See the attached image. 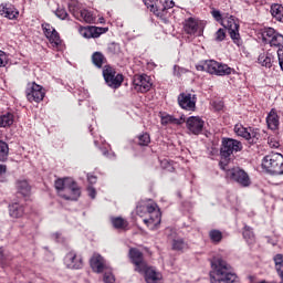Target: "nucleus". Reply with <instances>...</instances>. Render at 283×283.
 I'll return each mask as SVG.
<instances>
[{"label": "nucleus", "mask_w": 283, "mask_h": 283, "mask_svg": "<svg viewBox=\"0 0 283 283\" xmlns=\"http://www.w3.org/2000/svg\"><path fill=\"white\" fill-rule=\"evenodd\" d=\"M242 149H244L242 142L230 137H223L221 139L220 147V156L223 160L219 161L220 169H222V171H227L231 156H233V154H238V151H242Z\"/></svg>", "instance_id": "nucleus-4"}, {"label": "nucleus", "mask_w": 283, "mask_h": 283, "mask_svg": "<svg viewBox=\"0 0 283 283\" xmlns=\"http://www.w3.org/2000/svg\"><path fill=\"white\" fill-rule=\"evenodd\" d=\"M135 143L139 147H149V144L151 143V136L149 133H142L136 136Z\"/></svg>", "instance_id": "nucleus-37"}, {"label": "nucleus", "mask_w": 283, "mask_h": 283, "mask_svg": "<svg viewBox=\"0 0 283 283\" xmlns=\"http://www.w3.org/2000/svg\"><path fill=\"white\" fill-rule=\"evenodd\" d=\"M224 39H227V30L226 29H219L214 33V41L217 43H222V41H224Z\"/></svg>", "instance_id": "nucleus-43"}, {"label": "nucleus", "mask_w": 283, "mask_h": 283, "mask_svg": "<svg viewBox=\"0 0 283 283\" xmlns=\"http://www.w3.org/2000/svg\"><path fill=\"white\" fill-rule=\"evenodd\" d=\"M277 57H279V65L281 70L283 71V50L279 49L277 50Z\"/></svg>", "instance_id": "nucleus-55"}, {"label": "nucleus", "mask_w": 283, "mask_h": 283, "mask_svg": "<svg viewBox=\"0 0 283 283\" xmlns=\"http://www.w3.org/2000/svg\"><path fill=\"white\" fill-rule=\"evenodd\" d=\"M145 6L163 21L167 19V10H171L176 3L169 0H144Z\"/></svg>", "instance_id": "nucleus-7"}, {"label": "nucleus", "mask_w": 283, "mask_h": 283, "mask_svg": "<svg viewBox=\"0 0 283 283\" xmlns=\"http://www.w3.org/2000/svg\"><path fill=\"white\" fill-rule=\"evenodd\" d=\"M186 127L191 134L198 136L205 129V120L198 116H190L186 120Z\"/></svg>", "instance_id": "nucleus-17"}, {"label": "nucleus", "mask_w": 283, "mask_h": 283, "mask_svg": "<svg viewBox=\"0 0 283 283\" xmlns=\"http://www.w3.org/2000/svg\"><path fill=\"white\" fill-rule=\"evenodd\" d=\"M212 105H213V107L217 112H222V109H224V102L223 101H214L212 103Z\"/></svg>", "instance_id": "nucleus-54"}, {"label": "nucleus", "mask_w": 283, "mask_h": 283, "mask_svg": "<svg viewBox=\"0 0 283 283\" xmlns=\"http://www.w3.org/2000/svg\"><path fill=\"white\" fill-rule=\"evenodd\" d=\"M8 171V167L6 165H0V176H3Z\"/></svg>", "instance_id": "nucleus-57"}, {"label": "nucleus", "mask_w": 283, "mask_h": 283, "mask_svg": "<svg viewBox=\"0 0 283 283\" xmlns=\"http://www.w3.org/2000/svg\"><path fill=\"white\" fill-rule=\"evenodd\" d=\"M103 77L112 90H118L120 85H123V81H125V76L120 73H116V69L112 67V65H105L103 69Z\"/></svg>", "instance_id": "nucleus-8"}, {"label": "nucleus", "mask_w": 283, "mask_h": 283, "mask_svg": "<svg viewBox=\"0 0 283 283\" xmlns=\"http://www.w3.org/2000/svg\"><path fill=\"white\" fill-rule=\"evenodd\" d=\"M161 125H182L185 118H176L172 115L166 114L160 116Z\"/></svg>", "instance_id": "nucleus-32"}, {"label": "nucleus", "mask_w": 283, "mask_h": 283, "mask_svg": "<svg viewBox=\"0 0 283 283\" xmlns=\"http://www.w3.org/2000/svg\"><path fill=\"white\" fill-rule=\"evenodd\" d=\"M17 190L18 193L22 195L24 198L31 195V186L25 179L17 181Z\"/></svg>", "instance_id": "nucleus-31"}, {"label": "nucleus", "mask_w": 283, "mask_h": 283, "mask_svg": "<svg viewBox=\"0 0 283 283\" xmlns=\"http://www.w3.org/2000/svg\"><path fill=\"white\" fill-rule=\"evenodd\" d=\"M103 281L104 283H115V276L112 272H105Z\"/></svg>", "instance_id": "nucleus-50"}, {"label": "nucleus", "mask_w": 283, "mask_h": 283, "mask_svg": "<svg viewBox=\"0 0 283 283\" xmlns=\"http://www.w3.org/2000/svg\"><path fill=\"white\" fill-rule=\"evenodd\" d=\"M272 261L274 262L275 271L280 277V283H283V254H275L274 258H272Z\"/></svg>", "instance_id": "nucleus-30"}, {"label": "nucleus", "mask_w": 283, "mask_h": 283, "mask_svg": "<svg viewBox=\"0 0 283 283\" xmlns=\"http://www.w3.org/2000/svg\"><path fill=\"white\" fill-rule=\"evenodd\" d=\"M86 191H87V196L91 197L92 200L96 199V197H97V190H96L94 187L88 186V187L86 188Z\"/></svg>", "instance_id": "nucleus-51"}, {"label": "nucleus", "mask_w": 283, "mask_h": 283, "mask_svg": "<svg viewBox=\"0 0 283 283\" xmlns=\"http://www.w3.org/2000/svg\"><path fill=\"white\" fill-rule=\"evenodd\" d=\"M221 25L228 30L230 39L238 48L242 45V38H240V24L235 22L233 15L223 18Z\"/></svg>", "instance_id": "nucleus-9"}, {"label": "nucleus", "mask_w": 283, "mask_h": 283, "mask_svg": "<svg viewBox=\"0 0 283 283\" xmlns=\"http://www.w3.org/2000/svg\"><path fill=\"white\" fill-rule=\"evenodd\" d=\"M64 264L70 270H81L83 268V259L74 250L66 253Z\"/></svg>", "instance_id": "nucleus-18"}, {"label": "nucleus", "mask_w": 283, "mask_h": 283, "mask_svg": "<svg viewBox=\"0 0 283 283\" xmlns=\"http://www.w3.org/2000/svg\"><path fill=\"white\" fill-rule=\"evenodd\" d=\"M0 17H4L6 19H10L11 21H14V19L19 18V10H17L15 7H13L12 3H1L0 4Z\"/></svg>", "instance_id": "nucleus-21"}, {"label": "nucleus", "mask_w": 283, "mask_h": 283, "mask_svg": "<svg viewBox=\"0 0 283 283\" xmlns=\"http://www.w3.org/2000/svg\"><path fill=\"white\" fill-rule=\"evenodd\" d=\"M25 96L29 103H41L45 98V90L43 86L36 84V82H33L28 85Z\"/></svg>", "instance_id": "nucleus-11"}, {"label": "nucleus", "mask_w": 283, "mask_h": 283, "mask_svg": "<svg viewBox=\"0 0 283 283\" xmlns=\"http://www.w3.org/2000/svg\"><path fill=\"white\" fill-rule=\"evenodd\" d=\"M209 240H210V242H212L216 245L220 244L221 241L223 240V234L220 230L212 229L209 231Z\"/></svg>", "instance_id": "nucleus-38"}, {"label": "nucleus", "mask_w": 283, "mask_h": 283, "mask_svg": "<svg viewBox=\"0 0 283 283\" xmlns=\"http://www.w3.org/2000/svg\"><path fill=\"white\" fill-rule=\"evenodd\" d=\"M128 258L130 260V263L135 265L136 272H143L147 266H149L147 265L144 254L139 249H136V248L129 249Z\"/></svg>", "instance_id": "nucleus-12"}, {"label": "nucleus", "mask_w": 283, "mask_h": 283, "mask_svg": "<svg viewBox=\"0 0 283 283\" xmlns=\"http://www.w3.org/2000/svg\"><path fill=\"white\" fill-rule=\"evenodd\" d=\"M137 273L144 274L146 283H161L163 274L157 272L154 266L147 265L144 271Z\"/></svg>", "instance_id": "nucleus-20"}, {"label": "nucleus", "mask_w": 283, "mask_h": 283, "mask_svg": "<svg viewBox=\"0 0 283 283\" xmlns=\"http://www.w3.org/2000/svg\"><path fill=\"white\" fill-rule=\"evenodd\" d=\"M133 83L135 85L136 92H140V94H147L149 90H151V76L147 74H137L134 76Z\"/></svg>", "instance_id": "nucleus-13"}, {"label": "nucleus", "mask_w": 283, "mask_h": 283, "mask_svg": "<svg viewBox=\"0 0 283 283\" xmlns=\"http://www.w3.org/2000/svg\"><path fill=\"white\" fill-rule=\"evenodd\" d=\"M92 63L93 65H95V67L101 70V67H103V65L107 63V57H105V55L102 52H94L92 54Z\"/></svg>", "instance_id": "nucleus-34"}, {"label": "nucleus", "mask_w": 283, "mask_h": 283, "mask_svg": "<svg viewBox=\"0 0 283 283\" xmlns=\"http://www.w3.org/2000/svg\"><path fill=\"white\" fill-rule=\"evenodd\" d=\"M242 235L244 240H252L254 238L253 230L248 226H244Z\"/></svg>", "instance_id": "nucleus-45"}, {"label": "nucleus", "mask_w": 283, "mask_h": 283, "mask_svg": "<svg viewBox=\"0 0 283 283\" xmlns=\"http://www.w3.org/2000/svg\"><path fill=\"white\" fill-rule=\"evenodd\" d=\"M91 178H96L95 176H91Z\"/></svg>", "instance_id": "nucleus-59"}, {"label": "nucleus", "mask_w": 283, "mask_h": 283, "mask_svg": "<svg viewBox=\"0 0 283 283\" xmlns=\"http://www.w3.org/2000/svg\"><path fill=\"white\" fill-rule=\"evenodd\" d=\"M172 251L185 252L189 249V244L184 238L174 239L171 243Z\"/></svg>", "instance_id": "nucleus-33"}, {"label": "nucleus", "mask_w": 283, "mask_h": 283, "mask_svg": "<svg viewBox=\"0 0 283 283\" xmlns=\"http://www.w3.org/2000/svg\"><path fill=\"white\" fill-rule=\"evenodd\" d=\"M14 125V114L7 112L0 115V127H12Z\"/></svg>", "instance_id": "nucleus-35"}, {"label": "nucleus", "mask_w": 283, "mask_h": 283, "mask_svg": "<svg viewBox=\"0 0 283 283\" xmlns=\"http://www.w3.org/2000/svg\"><path fill=\"white\" fill-rule=\"evenodd\" d=\"M11 254L9 252H6V250H3V248H0V262L1 263H7L8 261H11Z\"/></svg>", "instance_id": "nucleus-46"}, {"label": "nucleus", "mask_w": 283, "mask_h": 283, "mask_svg": "<svg viewBox=\"0 0 283 283\" xmlns=\"http://www.w3.org/2000/svg\"><path fill=\"white\" fill-rule=\"evenodd\" d=\"M137 216L150 231L159 229L161 224V212L157 203L150 201L137 206Z\"/></svg>", "instance_id": "nucleus-2"}, {"label": "nucleus", "mask_w": 283, "mask_h": 283, "mask_svg": "<svg viewBox=\"0 0 283 283\" xmlns=\"http://www.w3.org/2000/svg\"><path fill=\"white\" fill-rule=\"evenodd\" d=\"M258 61L262 67L271 69L273 67V61H275V55L271 53L270 51L263 52L259 55Z\"/></svg>", "instance_id": "nucleus-25"}, {"label": "nucleus", "mask_w": 283, "mask_h": 283, "mask_svg": "<svg viewBox=\"0 0 283 283\" xmlns=\"http://www.w3.org/2000/svg\"><path fill=\"white\" fill-rule=\"evenodd\" d=\"M258 283H268L266 281H261V282H258Z\"/></svg>", "instance_id": "nucleus-58"}, {"label": "nucleus", "mask_w": 283, "mask_h": 283, "mask_svg": "<svg viewBox=\"0 0 283 283\" xmlns=\"http://www.w3.org/2000/svg\"><path fill=\"white\" fill-rule=\"evenodd\" d=\"M119 50H120V46L116 43H111L108 46V52L111 54H118Z\"/></svg>", "instance_id": "nucleus-53"}, {"label": "nucleus", "mask_w": 283, "mask_h": 283, "mask_svg": "<svg viewBox=\"0 0 283 283\" xmlns=\"http://www.w3.org/2000/svg\"><path fill=\"white\" fill-rule=\"evenodd\" d=\"M270 13L273 19L279 23H283V6L280 3H273L270 7Z\"/></svg>", "instance_id": "nucleus-28"}, {"label": "nucleus", "mask_w": 283, "mask_h": 283, "mask_svg": "<svg viewBox=\"0 0 283 283\" xmlns=\"http://www.w3.org/2000/svg\"><path fill=\"white\" fill-rule=\"evenodd\" d=\"M72 14L77 21H84L85 23H92L95 19L92 11L86 9L73 11Z\"/></svg>", "instance_id": "nucleus-24"}, {"label": "nucleus", "mask_w": 283, "mask_h": 283, "mask_svg": "<svg viewBox=\"0 0 283 283\" xmlns=\"http://www.w3.org/2000/svg\"><path fill=\"white\" fill-rule=\"evenodd\" d=\"M178 105L186 112H196V103L198 97L191 93H180L177 97Z\"/></svg>", "instance_id": "nucleus-14"}, {"label": "nucleus", "mask_w": 283, "mask_h": 283, "mask_svg": "<svg viewBox=\"0 0 283 283\" xmlns=\"http://www.w3.org/2000/svg\"><path fill=\"white\" fill-rule=\"evenodd\" d=\"M268 145L271 149L280 148V137L272 135L268 137Z\"/></svg>", "instance_id": "nucleus-41"}, {"label": "nucleus", "mask_w": 283, "mask_h": 283, "mask_svg": "<svg viewBox=\"0 0 283 283\" xmlns=\"http://www.w3.org/2000/svg\"><path fill=\"white\" fill-rule=\"evenodd\" d=\"M226 171L227 176H231V178H249V172L240 167L227 168Z\"/></svg>", "instance_id": "nucleus-36"}, {"label": "nucleus", "mask_w": 283, "mask_h": 283, "mask_svg": "<svg viewBox=\"0 0 283 283\" xmlns=\"http://www.w3.org/2000/svg\"><path fill=\"white\" fill-rule=\"evenodd\" d=\"M196 69L198 70V72H208V74H210L211 72V60H207L201 64H198L196 66Z\"/></svg>", "instance_id": "nucleus-42"}, {"label": "nucleus", "mask_w": 283, "mask_h": 283, "mask_svg": "<svg viewBox=\"0 0 283 283\" xmlns=\"http://www.w3.org/2000/svg\"><path fill=\"white\" fill-rule=\"evenodd\" d=\"M53 239H55L57 242H62V233L56 232L52 234Z\"/></svg>", "instance_id": "nucleus-56"}, {"label": "nucleus", "mask_w": 283, "mask_h": 283, "mask_svg": "<svg viewBox=\"0 0 283 283\" xmlns=\"http://www.w3.org/2000/svg\"><path fill=\"white\" fill-rule=\"evenodd\" d=\"M235 72L231 66L220 63L216 60H210V74H214L216 76H229Z\"/></svg>", "instance_id": "nucleus-16"}, {"label": "nucleus", "mask_w": 283, "mask_h": 283, "mask_svg": "<svg viewBox=\"0 0 283 283\" xmlns=\"http://www.w3.org/2000/svg\"><path fill=\"white\" fill-rule=\"evenodd\" d=\"M262 168L271 176H282L283 155L280 153H270L262 159Z\"/></svg>", "instance_id": "nucleus-5"}, {"label": "nucleus", "mask_w": 283, "mask_h": 283, "mask_svg": "<svg viewBox=\"0 0 283 283\" xmlns=\"http://www.w3.org/2000/svg\"><path fill=\"white\" fill-rule=\"evenodd\" d=\"M269 45L271 48H279V50H283V35L276 31Z\"/></svg>", "instance_id": "nucleus-40"}, {"label": "nucleus", "mask_w": 283, "mask_h": 283, "mask_svg": "<svg viewBox=\"0 0 283 283\" xmlns=\"http://www.w3.org/2000/svg\"><path fill=\"white\" fill-rule=\"evenodd\" d=\"M9 154L10 147L8 146V143L0 140V163H6Z\"/></svg>", "instance_id": "nucleus-39"}, {"label": "nucleus", "mask_w": 283, "mask_h": 283, "mask_svg": "<svg viewBox=\"0 0 283 283\" xmlns=\"http://www.w3.org/2000/svg\"><path fill=\"white\" fill-rule=\"evenodd\" d=\"M55 15L62 21H70V14L65 9L57 8L55 11Z\"/></svg>", "instance_id": "nucleus-44"}, {"label": "nucleus", "mask_w": 283, "mask_h": 283, "mask_svg": "<svg viewBox=\"0 0 283 283\" xmlns=\"http://www.w3.org/2000/svg\"><path fill=\"white\" fill-rule=\"evenodd\" d=\"M160 167L165 171H170V172L174 171V165L170 164L167 159L160 160Z\"/></svg>", "instance_id": "nucleus-47"}, {"label": "nucleus", "mask_w": 283, "mask_h": 283, "mask_svg": "<svg viewBox=\"0 0 283 283\" xmlns=\"http://www.w3.org/2000/svg\"><path fill=\"white\" fill-rule=\"evenodd\" d=\"M107 30V28L101 27H81L80 34L84 39H98V36H101V34H105Z\"/></svg>", "instance_id": "nucleus-19"}, {"label": "nucleus", "mask_w": 283, "mask_h": 283, "mask_svg": "<svg viewBox=\"0 0 283 283\" xmlns=\"http://www.w3.org/2000/svg\"><path fill=\"white\" fill-rule=\"evenodd\" d=\"M240 187H250V178H234L233 179Z\"/></svg>", "instance_id": "nucleus-48"}, {"label": "nucleus", "mask_w": 283, "mask_h": 283, "mask_svg": "<svg viewBox=\"0 0 283 283\" xmlns=\"http://www.w3.org/2000/svg\"><path fill=\"white\" fill-rule=\"evenodd\" d=\"M55 189L59 196L66 201L76 202L82 196L81 186L72 178H57Z\"/></svg>", "instance_id": "nucleus-3"}, {"label": "nucleus", "mask_w": 283, "mask_h": 283, "mask_svg": "<svg viewBox=\"0 0 283 283\" xmlns=\"http://www.w3.org/2000/svg\"><path fill=\"white\" fill-rule=\"evenodd\" d=\"M9 216L10 218H23L24 216V205H20V203H13V205H9Z\"/></svg>", "instance_id": "nucleus-26"}, {"label": "nucleus", "mask_w": 283, "mask_h": 283, "mask_svg": "<svg viewBox=\"0 0 283 283\" xmlns=\"http://www.w3.org/2000/svg\"><path fill=\"white\" fill-rule=\"evenodd\" d=\"M266 124L269 129H280V115H277V111H275V108H272L268 114Z\"/></svg>", "instance_id": "nucleus-23"}, {"label": "nucleus", "mask_w": 283, "mask_h": 283, "mask_svg": "<svg viewBox=\"0 0 283 283\" xmlns=\"http://www.w3.org/2000/svg\"><path fill=\"white\" fill-rule=\"evenodd\" d=\"M182 30L188 36H202L205 34V25L202 21L190 17L182 22Z\"/></svg>", "instance_id": "nucleus-10"}, {"label": "nucleus", "mask_w": 283, "mask_h": 283, "mask_svg": "<svg viewBox=\"0 0 283 283\" xmlns=\"http://www.w3.org/2000/svg\"><path fill=\"white\" fill-rule=\"evenodd\" d=\"M111 224L115 230L118 231H127L128 229V221L123 217H112Z\"/></svg>", "instance_id": "nucleus-27"}, {"label": "nucleus", "mask_w": 283, "mask_h": 283, "mask_svg": "<svg viewBox=\"0 0 283 283\" xmlns=\"http://www.w3.org/2000/svg\"><path fill=\"white\" fill-rule=\"evenodd\" d=\"M211 15L213 17L214 20H217L219 23H222L224 21V18L222 17V13L220 10H212Z\"/></svg>", "instance_id": "nucleus-49"}, {"label": "nucleus", "mask_w": 283, "mask_h": 283, "mask_svg": "<svg viewBox=\"0 0 283 283\" xmlns=\"http://www.w3.org/2000/svg\"><path fill=\"white\" fill-rule=\"evenodd\" d=\"M210 283H240L238 274L220 254L210 259Z\"/></svg>", "instance_id": "nucleus-1"}, {"label": "nucleus", "mask_w": 283, "mask_h": 283, "mask_svg": "<svg viewBox=\"0 0 283 283\" xmlns=\"http://www.w3.org/2000/svg\"><path fill=\"white\" fill-rule=\"evenodd\" d=\"M6 65H8V56L0 50V67H6Z\"/></svg>", "instance_id": "nucleus-52"}, {"label": "nucleus", "mask_w": 283, "mask_h": 283, "mask_svg": "<svg viewBox=\"0 0 283 283\" xmlns=\"http://www.w3.org/2000/svg\"><path fill=\"white\" fill-rule=\"evenodd\" d=\"M91 268L95 273H102L107 269L105 258H102L99 254H94L91 258Z\"/></svg>", "instance_id": "nucleus-22"}, {"label": "nucleus", "mask_w": 283, "mask_h": 283, "mask_svg": "<svg viewBox=\"0 0 283 283\" xmlns=\"http://www.w3.org/2000/svg\"><path fill=\"white\" fill-rule=\"evenodd\" d=\"M233 132L235 136L243 138L250 145H258V143L262 140V134L260 133V128L244 127L242 123H237L233 127Z\"/></svg>", "instance_id": "nucleus-6"}, {"label": "nucleus", "mask_w": 283, "mask_h": 283, "mask_svg": "<svg viewBox=\"0 0 283 283\" xmlns=\"http://www.w3.org/2000/svg\"><path fill=\"white\" fill-rule=\"evenodd\" d=\"M276 33L277 31L271 27L263 28L261 30L262 42L269 45L273 41Z\"/></svg>", "instance_id": "nucleus-29"}, {"label": "nucleus", "mask_w": 283, "mask_h": 283, "mask_svg": "<svg viewBox=\"0 0 283 283\" xmlns=\"http://www.w3.org/2000/svg\"><path fill=\"white\" fill-rule=\"evenodd\" d=\"M41 27L44 36H46L51 45H53V48H59V45H61V35L59 34V31L48 22L42 23Z\"/></svg>", "instance_id": "nucleus-15"}]
</instances>
